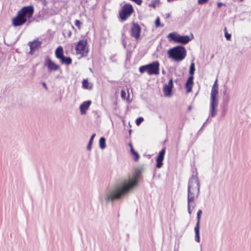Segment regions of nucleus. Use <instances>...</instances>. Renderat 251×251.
I'll list each match as a JSON object with an SVG mask.
<instances>
[{
  "label": "nucleus",
  "mask_w": 251,
  "mask_h": 251,
  "mask_svg": "<svg viewBox=\"0 0 251 251\" xmlns=\"http://www.w3.org/2000/svg\"><path fill=\"white\" fill-rule=\"evenodd\" d=\"M229 100H230V97H229V95H226V96H223V103L225 104H227L229 102Z\"/></svg>",
  "instance_id": "25"
},
{
  "label": "nucleus",
  "mask_w": 251,
  "mask_h": 251,
  "mask_svg": "<svg viewBox=\"0 0 251 251\" xmlns=\"http://www.w3.org/2000/svg\"><path fill=\"white\" fill-rule=\"evenodd\" d=\"M26 21V18L24 17L18 12L16 17L12 19V24L15 26H20L25 24Z\"/></svg>",
  "instance_id": "12"
},
{
  "label": "nucleus",
  "mask_w": 251,
  "mask_h": 251,
  "mask_svg": "<svg viewBox=\"0 0 251 251\" xmlns=\"http://www.w3.org/2000/svg\"><path fill=\"white\" fill-rule=\"evenodd\" d=\"M95 136H96V134L95 133H93L91 137H90V139L89 141V143H88L87 147V149L88 151H90V150H91L92 145V143H93V140H94V139Z\"/></svg>",
  "instance_id": "23"
},
{
  "label": "nucleus",
  "mask_w": 251,
  "mask_h": 251,
  "mask_svg": "<svg viewBox=\"0 0 251 251\" xmlns=\"http://www.w3.org/2000/svg\"><path fill=\"white\" fill-rule=\"evenodd\" d=\"M223 94H224V96H226V95H229L227 92H226V91L225 90L224 92H223Z\"/></svg>",
  "instance_id": "39"
},
{
  "label": "nucleus",
  "mask_w": 251,
  "mask_h": 251,
  "mask_svg": "<svg viewBox=\"0 0 251 251\" xmlns=\"http://www.w3.org/2000/svg\"><path fill=\"white\" fill-rule=\"evenodd\" d=\"M60 60L62 64L67 65L71 64L72 62V60L70 57H65L64 56L60 59Z\"/></svg>",
  "instance_id": "21"
},
{
  "label": "nucleus",
  "mask_w": 251,
  "mask_h": 251,
  "mask_svg": "<svg viewBox=\"0 0 251 251\" xmlns=\"http://www.w3.org/2000/svg\"><path fill=\"white\" fill-rule=\"evenodd\" d=\"M28 46L30 48V54H33V52L40 47L42 42L38 40H35L32 42H28Z\"/></svg>",
  "instance_id": "13"
},
{
  "label": "nucleus",
  "mask_w": 251,
  "mask_h": 251,
  "mask_svg": "<svg viewBox=\"0 0 251 251\" xmlns=\"http://www.w3.org/2000/svg\"><path fill=\"white\" fill-rule=\"evenodd\" d=\"M55 53L56 57L60 60L64 56L63 48L61 46L58 47L55 50Z\"/></svg>",
  "instance_id": "20"
},
{
  "label": "nucleus",
  "mask_w": 251,
  "mask_h": 251,
  "mask_svg": "<svg viewBox=\"0 0 251 251\" xmlns=\"http://www.w3.org/2000/svg\"><path fill=\"white\" fill-rule=\"evenodd\" d=\"M100 147L101 149H104L106 148L105 139L104 137H101L99 141Z\"/></svg>",
  "instance_id": "22"
},
{
  "label": "nucleus",
  "mask_w": 251,
  "mask_h": 251,
  "mask_svg": "<svg viewBox=\"0 0 251 251\" xmlns=\"http://www.w3.org/2000/svg\"><path fill=\"white\" fill-rule=\"evenodd\" d=\"M75 24L79 29L80 28L81 23L80 22V21L79 20H75Z\"/></svg>",
  "instance_id": "31"
},
{
  "label": "nucleus",
  "mask_w": 251,
  "mask_h": 251,
  "mask_svg": "<svg viewBox=\"0 0 251 251\" xmlns=\"http://www.w3.org/2000/svg\"><path fill=\"white\" fill-rule=\"evenodd\" d=\"M173 87V81L171 78L168 82V84H166L163 88L164 93L165 96H171L172 94V90Z\"/></svg>",
  "instance_id": "14"
},
{
  "label": "nucleus",
  "mask_w": 251,
  "mask_h": 251,
  "mask_svg": "<svg viewBox=\"0 0 251 251\" xmlns=\"http://www.w3.org/2000/svg\"><path fill=\"white\" fill-rule=\"evenodd\" d=\"M87 44V41L85 40H81L78 42L75 47L77 54H80L81 57L87 55L88 52L86 49Z\"/></svg>",
  "instance_id": "7"
},
{
  "label": "nucleus",
  "mask_w": 251,
  "mask_h": 251,
  "mask_svg": "<svg viewBox=\"0 0 251 251\" xmlns=\"http://www.w3.org/2000/svg\"><path fill=\"white\" fill-rule=\"evenodd\" d=\"M23 16L26 18H30L32 17L34 13V7L32 5L25 6L19 12Z\"/></svg>",
  "instance_id": "10"
},
{
  "label": "nucleus",
  "mask_w": 251,
  "mask_h": 251,
  "mask_svg": "<svg viewBox=\"0 0 251 251\" xmlns=\"http://www.w3.org/2000/svg\"><path fill=\"white\" fill-rule=\"evenodd\" d=\"M195 71V63L194 62H192L189 68V74L190 75L193 76Z\"/></svg>",
  "instance_id": "24"
},
{
  "label": "nucleus",
  "mask_w": 251,
  "mask_h": 251,
  "mask_svg": "<svg viewBox=\"0 0 251 251\" xmlns=\"http://www.w3.org/2000/svg\"><path fill=\"white\" fill-rule=\"evenodd\" d=\"M46 64L48 69L51 71H56L59 69V66L50 59H48Z\"/></svg>",
  "instance_id": "17"
},
{
  "label": "nucleus",
  "mask_w": 251,
  "mask_h": 251,
  "mask_svg": "<svg viewBox=\"0 0 251 251\" xmlns=\"http://www.w3.org/2000/svg\"><path fill=\"white\" fill-rule=\"evenodd\" d=\"M91 104V100H87L83 102L80 105V110L81 114H84L86 113L87 109L89 107Z\"/></svg>",
  "instance_id": "19"
},
{
  "label": "nucleus",
  "mask_w": 251,
  "mask_h": 251,
  "mask_svg": "<svg viewBox=\"0 0 251 251\" xmlns=\"http://www.w3.org/2000/svg\"><path fill=\"white\" fill-rule=\"evenodd\" d=\"M42 85H43V87L45 88L46 90L48 89L47 85L45 82H42Z\"/></svg>",
  "instance_id": "37"
},
{
  "label": "nucleus",
  "mask_w": 251,
  "mask_h": 251,
  "mask_svg": "<svg viewBox=\"0 0 251 251\" xmlns=\"http://www.w3.org/2000/svg\"><path fill=\"white\" fill-rule=\"evenodd\" d=\"M132 155H134V161H138L139 158V154L137 152L135 151V152H133Z\"/></svg>",
  "instance_id": "30"
},
{
  "label": "nucleus",
  "mask_w": 251,
  "mask_h": 251,
  "mask_svg": "<svg viewBox=\"0 0 251 251\" xmlns=\"http://www.w3.org/2000/svg\"><path fill=\"white\" fill-rule=\"evenodd\" d=\"M88 85H89V83H88V80L86 79H84L82 81L83 87H84L85 88L87 89L88 88Z\"/></svg>",
  "instance_id": "28"
},
{
  "label": "nucleus",
  "mask_w": 251,
  "mask_h": 251,
  "mask_svg": "<svg viewBox=\"0 0 251 251\" xmlns=\"http://www.w3.org/2000/svg\"><path fill=\"white\" fill-rule=\"evenodd\" d=\"M168 54L169 57L176 62H179L184 59L186 55L185 48L181 45L177 46L170 50Z\"/></svg>",
  "instance_id": "3"
},
{
  "label": "nucleus",
  "mask_w": 251,
  "mask_h": 251,
  "mask_svg": "<svg viewBox=\"0 0 251 251\" xmlns=\"http://www.w3.org/2000/svg\"><path fill=\"white\" fill-rule=\"evenodd\" d=\"M139 70L141 73L147 72L149 75H158L159 73V63L158 61H154L150 64L141 66Z\"/></svg>",
  "instance_id": "4"
},
{
  "label": "nucleus",
  "mask_w": 251,
  "mask_h": 251,
  "mask_svg": "<svg viewBox=\"0 0 251 251\" xmlns=\"http://www.w3.org/2000/svg\"><path fill=\"white\" fill-rule=\"evenodd\" d=\"M141 173V171L138 170L131 175L121 179L102 194L100 199L106 202L121 199L137 186Z\"/></svg>",
  "instance_id": "1"
},
{
  "label": "nucleus",
  "mask_w": 251,
  "mask_h": 251,
  "mask_svg": "<svg viewBox=\"0 0 251 251\" xmlns=\"http://www.w3.org/2000/svg\"><path fill=\"white\" fill-rule=\"evenodd\" d=\"M121 94L122 98H125L126 94V92L124 90L121 91Z\"/></svg>",
  "instance_id": "35"
},
{
  "label": "nucleus",
  "mask_w": 251,
  "mask_h": 251,
  "mask_svg": "<svg viewBox=\"0 0 251 251\" xmlns=\"http://www.w3.org/2000/svg\"><path fill=\"white\" fill-rule=\"evenodd\" d=\"M208 1V0H198V3L199 4H203L204 3H207Z\"/></svg>",
  "instance_id": "33"
},
{
  "label": "nucleus",
  "mask_w": 251,
  "mask_h": 251,
  "mask_svg": "<svg viewBox=\"0 0 251 251\" xmlns=\"http://www.w3.org/2000/svg\"><path fill=\"white\" fill-rule=\"evenodd\" d=\"M165 153V150L163 149L159 153L158 155L156 158V167L157 168H160L163 165V161L164 158Z\"/></svg>",
  "instance_id": "15"
},
{
  "label": "nucleus",
  "mask_w": 251,
  "mask_h": 251,
  "mask_svg": "<svg viewBox=\"0 0 251 251\" xmlns=\"http://www.w3.org/2000/svg\"><path fill=\"white\" fill-rule=\"evenodd\" d=\"M144 119L142 117H139L136 120V124L139 126L143 121Z\"/></svg>",
  "instance_id": "29"
},
{
  "label": "nucleus",
  "mask_w": 251,
  "mask_h": 251,
  "mask_svg": "<svg viewBox=\"0 0 251 251\" xmlns=\"http://www.w3.org/2000/svg\"><path fill=\"white\" fill-rule=\"evenodd\" d=\"M133 8L130 4H125L119 11V15L122 21H126L133 12Z\"/></svg>",
  "instance_id": "6"
},
{
  "label": "nucleus",
  "mask_w": 251,
  "mask_h": 251,
  "mask_svg": "<svg viewBox=\"0 0 251 251\" xmlns=\"http://www.w3.org/2000/svg\"><path fill=\"white\" fill-rule=\"evenodd\" d=\"M226 28L225 27V36L226 37V38L227 39V40L228 41H229L231 40V34H229L227 32H226Z\"/></svg>",
  "instance_id": "27"
},
{
  "label": "nucleus",
  "mask_w": 251,
  "mask_h": 251,
  "mask_svg": "<svg viewBox=\"0 0 251 251\" xmlns=\"http://www.w3.org/2000/svg\"><path fill=\"white\" fill-rule=\"evenodd\" d=\"M167 38L170 41L186 44L192 40L193 36L192 35V38H190L188 35H181L176 32H172L168 35Z\"/></svg>",
  "instance_id": "5"
},
{
  "label": "nucleus",
  "mask_w": 251,
  "mask_h": 251,
  "mask_svg": "<svg viewBox=\"0 0 251 251\" xmlns=\"http://www.w3.org/2000/svg\"><path fill=\"white\" fill-rule=\"evenodd\" d=\"M193 79L194 76L190 75L186 81L185 88L187 93H189L192 91V86L193 85Z\"/></svg>",
  "instance_id": "18"
},
{
  "label": "nucleus",
  "mask_w": 251,
  "mask_h": 251,
  "mask_svg": "<svg viewBox=\"0 0 251 251\" xmlns=\"http://www.w3.org/2000/svg\"><path fill=\"white\" fill-rule=\"evenodd\" d=\"M162 73H163V74H164L165 72H164V70L162 71Z\"/></svg>",
  "instance_id": "43"
},
{
  "label": "nucleus",
  "mask_w": 251,
  "mask_h": 251,
  "mask_svg": "<svg viewBox=\"0 0 251 251\" xmlns=\"http://www.w3.org/2000/svg\"><path fill=\"white\" fill-rule=\"evenodd\" d=\"M129 146H130V151H131V152L132 153V154L133 153V152H135V151H134L133 147H132V145L131 143L129 144Z\"/></svg>",
  "instance_id": "34"
},
{
  "label": "nucleus",
  "mask_w": 251,
  "mask_h": 251,
  "mask_svg": "<svg viewBox=\"0 0 251 251\" xmlns=\"http://www.w3.org/2000/svg\"><path fill=\"white\" fill-rule=\"evenodd\" d=\"M158 1L157 0H152L151 4H149V6L155 8L156 6V3L158 2Z\"/></svg>",
  "instance_id": "26"
},
{
  "label": "nucleus",
  "mask_w": 251,
  "mask_h": 251,
  "mask_svg": "<svg viewBox=\"0 0 251 251\" xmlns=\"http://www.w3.org/2000/svg\"><path fill=\"white\" fill-rule=\"evenodd\" d=\"M155 24L156 27L163 26V25H160V19L158 17L156 19Z\"/></svg>",
  "instance_id": "32"
},
{
  "label": "nucleus",
  "mask_w": 251,
  "mask_h": 251,
  "mask_svg": "<svg viewBox=\"0 0 251 251\" xmlns=\"http://www.w3.org/2000/svg\"><path fill=\"white\" fill-rule=\"evenodd\" d=\"M219 100L217 97H210L209 116L214 117L218 112Z\"/></svg>",
  "instance_id": "8"
},
{
  "label": "nucleus",
  "mask_w": 251,
  "mask_h": 251,
  "mask_svg": "<svg viewBox=\"0 0 251 251\" xmlns=\"http://www.w3.org/2000/svg\"><path fill=\"white\" fill-rule=\"evenodd\" d=\"M66 34L68 35L69 37H70L71 36L72 32L70 30L66 31Z\"/></svg>",
  "instance_id": "36"
},
{
  "label": "nucleus",
  "mask_w": 251,
  "mask_h": 251,
  "mask_svg": "<svg viewBox=\"0 0 251 251\" xmlns=\"http://www.w3.org/2000/svg\"><path fill=\"white\" fill-rule=\"evenodd\" d=\"M170 17V13H167L166 14V18H169Z\"/></svg>",
  "instance_id": "38"
},
{
  "label": "nucleus",
  "mask_w": 251,
  "mask_h": 251,
  "mask_svg": "<svg viewBox=\"0 0 251 251\" xmlns=\"http://www.w3.org/2000/svg\"><path fill=\"white\" fill-rule=\"evenodd\" d=\"M35 0L38 1V2H42L43 3L45 2V0Z\"/></svg>",
  "instance_id": "40"
},
{
  "label": "nucleus",
  "mask_w": 251,
  "mask_h": 251,
  "mask_svg": "<svg viewBox=\"0 0 251 251\" xmlns=\"http://www.w3.org/2000/svg\"><path fill=\"white\" fill-rule=\"evenodd\" d=\"M200 190V182L196 175H193L189 180L187 190L188 212L191 215L196 206L195 201L198 199Z\"/></svg>",
  "instance_id": "2"
},
{
  "label": "nucleus",
  "mask_w": 251,
  "mask_h": 251,
  "mask_svg": "<svg viewBox=\"0 0 251 251\" xmlns=\"http://www.w3.org/2000/svg\"><path fill=\"white\" fill-rule=\"evenodd\" d=\"M192 107L191 105L189 106L188 107V109L189 111H190L192 109Z\"/></svg>",
  "instance_id": "42"
},
{
  "label": "nucleus",
  "mask_w": 251,
  "mask_h": 251,
  "mask_svg": "<svg viewBox=\"0 0 251 251\" xmlns=\"http://www.w3.org/2000/svg\"><path fill=\"white\" fill-rule=\"evenodd\" d=\"M141 30V28L140 25L137 24L133 23L131 28L130 35L136 40H138L140 36Z\"/></svg>",
  "instance_id": "11"
},
{
  "label": "nucleus",
  "mask_w": 251,
  "mask_h": 251,
  "mask_svg": "<svg viewBox=\"0 0 251 251\" xmlns=\"http://www.w3.org/2000/svg\"><path fill=\"white\" fill-rule=\"evenodd\" d=\"M202 214V210L200 209L198 210L197 214V221L194 228V231L195 232V240L197 242H200V221L201 215Z\"/></svg>",
  "instance_id": "9"
},
{
  "label": "nucleus",
  "mask_w": 251,
  "mask_h": 251,
  "mask_svg": "<svg viewBox=\"0 0 251 251\" xmlns=\"http://www.w3.org/2000/svg\"><path fill=\"white\" fill-rule=\"evenodd\" d=\"M218 80L216 79L212 87L210 97H217L219 94Z\"/></svg>",
  "instance_id": "16"
},
{
  "label": "nucleus",
  "mask_w": 251,
  "mask_h": 251,
  "mask_svg": "<svg viewBox=\"0 0 251 251\" xmlns=\"http://www.w3.org/2000/svg\"><path fill=\"white\" fill-rule=\"evenodd\" d=\"M223 5V3L222 2H219L218 3V7H220L221 6V5Z\"/></svg>",
  "instance_id": "41"
}]
</instances>
